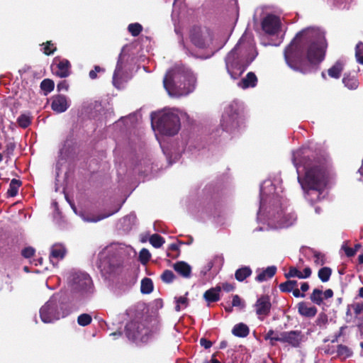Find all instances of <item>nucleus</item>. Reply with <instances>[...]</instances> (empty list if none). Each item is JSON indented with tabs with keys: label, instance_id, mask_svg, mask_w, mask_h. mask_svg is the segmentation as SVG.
I'll list each match as a JSON object with an SVG mask.
<instances>
[{
	"label": "nucleus",
	"instance_id": "nucleus-12",
	"mask_svg": "<svg viewBox=\"0 0 363 363\" xmlns=\"http://www.w3.org/2000/svg\"><path fill=\"white\" fill-rule=\"evenodd\" d=\"M91 284V279L88 274L75 273L72 277V288L75 291L86 290Z\"/></svg>",
	"mask_w": 363,
	"mask_h": 363
},
{
	"label": "nucleus",
	"instance_id": "nucleus-63",
	"mask_svg": "<svg viewBox=\"0 0 363 363\" xmlns=\"http://www.w3.org/2000/svg\"><path fill=\"white\" fill-rule=\"evenodd\" d=\"M217 354L218 353L213 354L210 362L208 363H220V361L216 358Z\"/></svg>",
	"mask_w": 363,
	"mask_h": 363
},
{
	"label": "nucleus",
	"instance_id": "nucleus-42",
	"mask_svg": "<svg viewBox=\"0 0 363 363\" xmlns=\"http://www.w3.org/2000/svg\"><path fill=\"white\" fill-rule=\"evenodd\" d=\"M150 257L151 255L149 250L145 248L142 249L139 253V259L143 264H147L149 262Z\"/></svg>",
	"mask_w": 363,
	"mask_h": 363
},
{
	"label": "nucleus",
	"instance_id": "nucleus-47",
	"mask_svg": "<svg viewBox=\"0 0 363 363\" xmlns=\"http://www.w3.org/2000/svg\"><path fill=\"white\" fill-rule=\"evenodd\" d=\"M180 304L184 305L185 307L187 306L188 299L185 296H179L177 298V305L175 306V310L177 311H179L181 310Z\"/></svg>",
	"mask_w": 363,
	"mask_h": 363
},
{
	"label": "nucleus",
	"instance_id": "nucleus-14",
	"mask_svg": "<svg viewBox=\"0 0 363 363\" xmlns=\"http://www.w3.org/2000/svg\"><path fill=\"white\" fill-rule=\"evenodd\" d=\"M124 67V55L123 52L118 55V61L116 63V69L113 74V84L115 87L119 89L122 81V77L123 74V70Z\"/></svg>",
	"mask_w": 363,
	"mask_h": 363
},
{
	"label": "nucleus",
	"instance_id": "nucleus-39",
	"mask_svg": "<svg viewBox=\"0 0 363 363\" xmlns=\"http://www.w3.org/2000/svg\"><path fill=\"white\" fill-rule=\"evenodd\" d=\"M175 278L176 277L173 272L169 269L164 270L163 273L161 274L162 281L166 284L172 283Z\"/></svg>",
	"mask_w": 363,
	"mask_h": 363
},
{
	"label": "nucleus",
	"instance_id": "nucleus-23",
	"mask_svg": "<svg viewBox=\"0 0 363 363\" xmlns=\"http://www.w3.org/2000/svg\"><path fill=\"white\" fill-rule=\"evenodd\" d=\"M277 272V267L275 266H270L262 270L255 277V280L258 282H263L269 279L272 278Z\"/></svg>",
	"mask_w": 363,
	"mask_h": 363
},
{
	"label": "nucleus",
	"instance_id": "nucleus-26",
	"mask_svg": "<svg viewBox=\"0 0 363 363\" xmlns=\"http://www.w3.org/2000/svg\"><path fill=\"white\" fill-rule=\"evenodd\" d=\"M252 272L250 267L245 266L238 269L235 272V278L238 281H243L252 274Z\"/></svg>",
	"mask_w": 363,
	"mask_h": 363
},
{
	"label": "nucleus",
	"instance_id": "nucleus-6",
	"mask_svg": "<svg viewBox=\"0 0 363 363\" xmlns=\"http://www.w3.org/2000/svg\"><path fill=\"white\" fill-rule=\"evenodd\" d=\"M155 127L162 135L173 136L178 133L181 128L179 116L172 111H164L160 114Z\"/></svg>",
	"mask_w": 363,
	"mask_h": 363
},
{
	"label": "nucleus",
	"instance_id": "nucleus-27",
	"mask_svg": "<svg viewBox=\"0 0 363 363\" xmlns=\"http://www.w3.org/2000/svg\"><path fill=\"white\" fill-rule=\"evenodd\" d=\"M22 185V182L21 180L16 179H12L9 188L7 191V196L9 197H14L18 194V189Z\"/></svg>",
	"mask_w": 363,
	"mask_h": 363
},
{
	"label": "nucleus",
	"instance_id": "nucleus-25",
	"mask_svg": "<svg viewBox=\"0 0 363 363\" xmlns=\"http://www.w3.org/2000/svg\"><path fill=\"white\" fill-rule=\"evenodd\" d=\"M343 68V62L337 60L330 69H328V74L332 78L338 79L341 76Z\"/></svg>",
	"mask_w": 363,
	"mask_h": 363
},
{
	"label": "nucleus",
	"instance_id": "nucleus-48",
	"mask_svg": "<svg viewBox=\"0 0 363 363\" xmlns=\"http://www.w3.org/2000/svg\"><path fill=\"white\" fill-rule=\"evenodd\" d=\"M355 57L357 62H359V59L363 57V43H359L355 47Z\"/></svg>",
	"mask_w": 363,
	"mask_h": 363
},
{
	"label": "nucleus",
	"instance_id": "nucleus-50",
	"mask_svg": "<svg viewBox=\"0 0 363 363\" xmlns=\"http://www.w3.org/2000/svg\"><path fill=\"white\" fill-rule=\"evenodd\" d=\"M280 338V334L276 335V333L273 330H269L267 333L265 335L264 339L265 340H270L271 341H276L279 342V340H277Z\"/></svg>",
	"mask_w": 363,
	"mask_h": 363
},
{
	"label": "nucleus",
	"instance_id": "nucleus-5",
	"mask_svg": "<svg viewBox=\"0 0 363 363\" xmlns=\"http://www.w3.org/2000/svg\"><path fill=\"white\" fill-rule=\"evenodd\" d=\"M195 81L191 73L182 67H174L165 74L163 85L169 95H182L191 91L190 86Z\"/></svg>",
	"mask_w": 363,
	"mask_h": 363
},
{
	"label": "nucleus",
	"instance_id": "nucleus-22",
	"mask_svg": "<svg viewBox=\"0 0 363 363\" xmlns=\"http://www.w3.org/2000/svg\"><path fill=\"white\" fill-rule=\"evenodd\" d=\"M221 291L220 286L217 285L215 287H212L203 294V298L208 303H214L220 300V292Z\"/></svg>",
	"mask_w": 363,
	"mask_h": 363
},
{
	"label": "nucleus",
	"instance_id": "nucleus-17",
	"mask_svg": "<svg viewBox=\"0 0 363 363\" xmlns=\"http://www.w3.org/2000/svg\"><path fill=\"white\" fill-rule=\"evenodd\" d=\"M67 253L65 247L61 244H55L50 249V259L55 264L60 259H62Z\"/></svg>",
	"mask_w": 363,
	"mask_h": 363
},
{
	"label": "nucleus",
	"instance_id": "nucleus-11",
	"mask_svg": "<svg viewBox=\"0 0 363 363\" xmlns=\"http://www.w3.org/2000/svg\"><path fill=\"white\" fill-rule=\"evenodd\" d=\"M280 19L275 15L268 14L262 21V30L269 35H275L280 28Z\"/></svg>",
	"mask_w": 363,
	"mask_h": 363
},
{
	"label": "nucleus",
	"instance_id": "nucleus-34",
	"mask_svg": "<svg viewBox=\"0 0 363 363\" xmlns=\"http://www.w3.org/2000/svg\"><path fill=\"white\" fill-rule=\"evenodd\" d=\"M274 219L277 221V223L284 226H289V225H291V222H288L286 220V216L284 212V210L281 207H280V209L277 211V215H274Z\"/></svg>",
	"mask_w": 363,
	"mask_h": 363
},
{
	"label": "nucleus",
	"instance_id": "nucleus-37",
	"mask_svg": "<svg viewBox=\"0 0 363 363\" xmlns=\"http://www.w3.org/2000/svg\"><path fill=\"white\" fill-rule=\"evenodd\" d=\"M17 123L19 127L26 128L31 123V117L28 114H21L17 119Z\"/></svg>",
	"mask_w": 363,
	"mask_h": 363
},
{
	"label": "nucleus",
	"instance_id": "nucleus-53",
	"mask_svg": "<svg viewBox=\"0 0 363 363\" xmlns=\"http://www.w3.org/2000/svg\"><path fill=\"white\" fill-rule=\"evenodd\" d=\"M221 290H224L226 292L233 291L235 289V286L233 284L225 282L220 286Z\"/></svg>",
	"mask_w": 363,
	"mask_h": 363
},
{
	"label": "nucleus",
	"instance_id": "nucleus-60",
	"mask_svg": "<svg viewBox=\"0 0 363 363\" xmlns=\"http://www.w3.org/2000/svg\"><path fill=\"white\" fill-rule=\"evenodd\" d=\"M309 284L308 282H303L301 285V290L304 294V292L307 291L309 289Z\"/></svg>",
	"mask_w": 363,
	"mask_h": 363
},
{
	"label": "nucleus",
	"instance_id": "nucleus-21",
	"mask_svg": "<svg viewBox=\"0 0 363 363\" xmlns=\"http://www.w3.org/2000/svg\"><path fill=\"white\" fill-rule=\"evenodd\" d=\"M174 269L182 277L189 278L191 273V266L184 261H179L174 264Z\"/></svg>",
	"mask_w": 363,
	"mask_h": 363
},
{
	"label": "nucleus",
	"instance_id": "nucleus-35",
	"mask_svg": "<svg viewBox=\"0 0 363 363\" xmlns=\"http://www.w3.org/2000/svg\"><path fill=\"white\" fill-rule=\"evenodd\" d=\"M150 243L155 248L160 247L164 243V239L159 234H153L150 237Z\"/></svg>",
	"mask_w": 363,
	"mask_h": 363
},
{
	"label": "nucleus",
	"instance_id": "nucleus-29",
	"mask_svg": "<svg viewBox=\"0 0 363 363\" xmlns=\"http://www.w3.org/2000/svg\"><path fill=\"white\" fill-rule=\"evenodd\" d=\"M298 286V282L296 280H287L281 283L279 286V290L284 293H290Z\"/></svg>",
	"mask_w": 363,
	"mask_h": 363
},
{
	"label": "nucleus",
	"instance_id": "nucleus-20",
	"mask_svg": "<svg viewBox=\"0 0 363 363\" xmlns=\"http://www.w3.org/2000/svg\"><path fill=\"white\" fill-rule=\"evenodd\" d=\"M257 77L255 75V74L252 72H250L247 74V75L242 78L239 82H238V86L241 87L242 89H247V88H253L257 86Z\"/></svg>",
	"mask_w": 363,
	"mask_h": 363
},
{
	"label": "nucleus",
	"instance_id": "nucleus-32",
	"mask_svg": "<svg viewBox=\"0 0 363 363\" xmlns=\"http://www.w3.org/2000/svg\"><path fill=\"white\" fill-rule=\"evenodd\" d=\"M310 300L312 303L320 306L323 302V291L319 289H314L310 295Z\"/></svg>",
	"mask_w": 363,
	"mask_h": 363
},
{
	"label": "nucleus",
	"instance_id": "nucleus-33",
	"mask_svg": "<svg viewBox=\"0 0 363 363\" xmlns=\"http://www.w3.org/2000/svg\"><path fill=\"white\" fill-rule=\"evenodd\" d=\"M40 86L45 95H47L54 89L55 83L50 79H45L41 82Z\"/></svg>",
	"mask_w": 363,
	"mask_h": 363
},
{
	"label": "nucleus",
	"instance_id": "nucleus-55",
	"mask_svg": "<svg viewBox=\"0 0 363 363\" xmlns=\"http://www.w3.org/2000/svg\"><path fill=\"white\" fill-rule=\"evenodd\" d=\"M200 345L205 349H209L212 346L213 343L211 341L202 337L200 339Z\"/></svg>",
	"mask_w": 363,
	"mask_h": 363
},
{
	"label": "nucleus",
	"instance_id": "nucleus-46",
	"mask_svg": "<svg viewBox=\"0 0 363 363\" xmlns=\"http://www.w3.org/2000/svg\"><path fill=\"white\" fill-rule=\"evenodd\" d=\"M314 262L317 265H323L325 264V256L319 252H314Z\"/></svg>",
	"mask_w": 363,
	"mask_h": 363
},
{
	"label": "nucleus",
	"instance_id": "nucleus-2",
	"mask_svg": "<svg viewBox=\"0 0 363 363\" xmlns=\"http://www.w3.org/2000/svg\"><path fill=\"white\" fill-rule=\"evenodd\" d=\"M293 162L297 169L303 167L306 171L301 184L306 191L307 200L311 203L318 201L328 179L327 160L322 157H315L311 148L301 147L294 152Z\"/></svg>",
	"mask_w": 363,
	"mask_h": 363
},
{
	"label": "nucleus",
	"instance_id": "nucleus-57",
	"mask_svg": "<svg viewBox=\"0 0 363 363\" xmlns=\"http://www.w3.org/2000/svg\"><path fill=\"white\" fill-rule=\"evenodd\" d=\"M354 312L356 315L363 313V303L356 304L354 307Z\"/></svg>",
	"mask_w": 363,
	"mask_h": 363
},
{
	"label": "nucleus",
	"instance_id": "nucleus-15",
	"mask_svg": "<svg viewBox=\"0 0 363 363\" xmlns=\"http://www.w3.org/2000/svg\"><path fill=\"white\" fill-rule=\"evenodd\" d=\"M298 313L303 317L312 318L315 317L318 313V309L314 306L305 301H301L297 304Z\"/></svg>",
	"mask_w": 363,
	"mask_h": 363
},
{
	"label": "nucleus",
	"instance_id": "nucleus-36",
	"mask_svg": "<svg viewBox=\"0 0 363 363\" xmlns=\"http://www.w3.org/2000/svg\"><path fill=\"white\" fill-rule=\"evenodd\" d=\"M332 270L330 267H325L319 269L318 273V278L323 282H327L331 276Z\"/></svg>",
	"mask_w": 363,
	"mask_h": 363
},
{
	"label": "nucleus",
	"instance_id": "nucleus-64",
	"mask_svg": "<svg viewBox=\"0 0 363 363\" xmlns=\"http://www.w3.org/2000/svg\"><path fill=\"white\" fill-rule=\"evenodd\" d=\"M228 346V342L225 340L221 341L220 342L219 348L220 349H224Z\"/></svg>",
	"mask_w": 363,
	"mask_h": 363
},
{
	"label": "nucleus",
	"instance_id": "nucleus-31",
	"mask_svg": "<svg viewBox=\"0 0 363 363\" xmlns=\"http://www.w3.org/2000/svg\"><path fill=\"white\" fill-rule=\"evenodd\" d=\"M153 291V283L151 279L145 277L142 279L140 291L143 294H150Z\"/></svg>",
	"mask_w": 363,
	"mask_h": 363
},
{
	"label": "nucleus",
	"instance_id": "nucleus-18",
	"mask_svg": "<svg viewBox=\"0 0 363 363\" xmlns=\"http://www.w3.org/2000/svg\"><path fill=\"white\" fill-rule=\"evenodd\" d=\"M312 270L309 267H306L303 272H301L296 267H290L288 272L285 273L284 276L286 279L292 277H298V279H307L311 277Z\"/></svg>",
	"mask_w": 363,
	"mask_h": 363
},
{
	"label": "nucleus",
	"instance_id": "nucleus-43",
	"mask_svg": "<svg viewBox=\"0 0 363 363\" xmlns=\"http://www.w3.org/2000/svg\"><path fill=\"white\" fill-rule=\"evenodd\" d=\"M118 210L113 211V212H111V213H107V214H104V215H101V216H91V217H86L84 218V220L86 221H88V222H94V223H96L97 221H99L104 218H106L111 215H113L114 213L117 212Z\"/></svg>",
	"mask_w": 363,
	"mask_h": 363
},
{
	"label": "nucleus",
	"instance_id": "nucleus-3",
	"mask_svg": "<svg viewBox=\"0 0 363 363\" xmlns=\"http://www.w3.org/2000/svg\"><path fill=\"white\" fill-rule=\"evenodd\" d=\"M257 55L252 40L241 38L225 57V66L231 78L236 79L242 75Z\"/></svg>",
	"mask_w": 363,
	"mask_h": 363
},
{
	"label": "nucleus",
	"instance_id": "nucleus-8",
	"mask_svg": "<svg viewBox=\"0 0 363 363\" xmlns=\"http://www.w3.org/2000/svg\"><path fill=\"white\" fill-rule=\"evenodd\" d=\"M62 303L55 296H52L40 309L41 320L50 323L60 318Z\"/></svg>",
	"mask_w": 363,
	"mask_h": 363
},
{
	"label": "nucleus",
	"instance_id": "nucleus-7",
	"mask_svg": "<svg viewBox=\"0 0 363 363\" xmlns=\"http://www.w3.org/2000/svg\"><path fill=\"white\" fill-rule=\"evenodd\" d=\"M191 43L199 49H207L213 43V33L207 27L199 26H193L189 31Z\"/></svg>",
	"mask_w": 363,
	"mask_h": 363
},
{
	"label": "nucleus",
	"instance_id": "nucleus-9",
	"mask_svg": "<svg viewBox=\"0 0 363 363\" xmlns=\"http://www.w3.org/2000/svg\"><path fill=\"white\" fill-rule=\"evenodd\" d=\"M239 108L236 103L230 104L223 113L220 122L223 129L231 132L239 126Z\"/></svg>",
	"mask_w": 363,
	"mask_h": 363
},
{
	"label": "nucleus",
	"instance_id": "nucleus-24",
	"mask_svg": "<svg viewBox=\"0 0 363 363\" xmlns=\"http://www.w3.org/2000/svg\"><path fill=\"white\" fill-rule=\"evenodd\" d=\"M232 333L238 337H245L249 335L250 329L246 324L240 323L234 325Z\"/></svg>",
	"mask_w": 363,
	"mask_h": 363
},
{
	"label": "nucleus",
	"instance_id": "nucleus-10",
	"mask_svg": "<svg viewBox=\"0 0 363 363\" xmlns=\"http://www.w3.org/2000/svg\"><path fill=\"white\" fill-rule=\"evenodd\" d=\"M304 339V335L301 330H291L280 333V338L277 339L281 343H286L292 347H299Z\"/></svg>",
	"mask_w": 363,
	"mask_h": 363
},
{
	"label": "nucleus",
	"instance_id": "nucleus-38",
	"mask_svg": "<svg viewBox=\"0 0 363 363\" xmlns=\"http://www.w3.org/2000/svg\"><path fill=\"white\" fill-rule=\"evenodd\" d=\"M128 32L133 36H138L143 30V26L138 23H130L128 26Z\"/></svg>",
	"mask_w": 363,
	"mask_h": 363
},
{
	"label": "nucleus",
	"instance_id": "nucleus-13",
	"mask_svg": "<svg viewBox=\"0 0 363 363\" xmlns=\"http://www.w3.org/2000/svg\"><path fill=\"white\" fill-rule=\"evenodd\" d=\"M257 315L264 317L268 316L272 308L270 297L268 295H262L255 304Z\"/></svg>",
	"mask_w": 363,
	"mask_h": 363
},
{
	"label": "nucleus",
	"instance_id": "nucleus-40",
	"mask_svg": "<svg viewBox=\"0 0 363 363\" xmlns=\"http://www.w3.org/2000/svg\"><path fill=\"white\" fill-rule=\"evenodd\" d=\"M92 321L91 316L88 313H82L77 318V323L81 326H86Z\"/></svg>",
	"mask_w": 363,
	"mask_h": 363
},
{
	"label": "nucleus",
	"instance_id": "nucleus-51",
	"mask_svg": "<svg viewBox=\"0 0 363 363\" xmlns=\"http://www.w3.org/2000/svg\"><path fill=\"white\" fill-rule=\"evenodd\" d=\"M232 306L233 307V306H235V307L241 306L242 308H243L245 306V305L242 302L240 297L237 294H235L233 296Z\"/></svg>",
	"mask_w": 363,
	"mask_h": 363
},
{
	"label": "nucleus",
	"instance_id": "nucleus-54",
	"mask_svg": "<svg viewBox=\"0 0 363 363\" xmlns=\"http://www.w3.org/2000/svg\"><path fill=\"white\" fill-rule=\"evenodd\" d=\"M342 249L344 250L345 255L348 257H352L355 255V250H353V247L342 246Z\"/></svg>",
	"mask_w": 363,
	"mask_h": 363
},
{
	"label": "nucleus",
	"instance_id": "nucleus-62",
	"mask_svg": "<svg viewBox=\"0 0 363 363\" xmlns=\"http://www.w3.org/2000/svg\"><path fill=\"white\" fill-rule=\"evenodd\" d=\"M168 250H172V251H179V245L177 244L172 243L169 246Z\"/></svg>",
	"mask_w": 363,
	"mask_h": 363
},
{
	"label": "nucleus",
	"instance_id": "nucleus-4",
	"mask_svg": "<svg viewBox=\"0 0 363 363\" xmlns=\"http://www.w3.org/2000/svg\"><path fill=\"white\" fill-rule=\"evenodd\" d=\"M158 330V325L147 317L135 318L126 323L124 328L125 337L135 344L147 343Z\"/></svg>",
	"mask_w": 363,
	"mask_h": 363
},
{
	"label": "nucleus",
	"instance_id": "nucleus-59",
	"mask_svg": "<svg viewBox=\"0 0 363 363\" xmlns=\"http://www.w3.org/2000/svg\"><path fill=\"white\" fill-rule=\"evenodd\" d=\"M291 292L293 293L294 296H295L296 298L305 297V294L303 293H301L300 290L297 287L292 290Z\"/></svg>",
	"mask_w": 363,
	"mask_h": 363
},
{
	"label": "nucleus",
	"instance_id": "nucleus-41",
	"mask_svg": "<svg viewBox=\"0 0 363 363\" xmlns=\"http://www.w3.org/2000/svg\"><path fill=\"white\" fill-rule=\"evenodd\" d=\"M44 46L43 48V53L46 55H50L55 52L57 50L55 45L52 43V41H47L45 43H43Z\"/></svg>",
	"mask_w": 363,
	"mask_h": 363
},
{
	"label": "nucleus",
	"instance_id": "nucleus-56",
	"mask_svg": "<svg viewBox=\"0 0 363 363\" xmlns=\"http://www.w3.org/2000/svg\"><path fill=\"white\" fill-rule=\"evenodd\" d=\"M68 87H69L68 84H67V81H65V80H63V81L59 82L57 85V89L59 91H62V90L67 91L68 89Z\"/></svg>",
	"mask_w": 363,
	"mask_h": 363
},
{
	"label": "nucleus",
	"instance_id": "nucleus-30",
	"mask_svg": "<svg viewBox=\"0 0 363 363\" xmlns=\"http://www.w3.org/2000/svg\"><path fill=\"white\" fill-rule=\"evenodd\" d=\"M337 354L341 359L345 360L352 356V352L347 346L340 344L337 347Z\"/></svg>",
	"mask_w": 363,
	"mask_h": 363
},
{
	"label": "nucleus",
	"instance_id": "nucleus-16",
	"mask_svg": "<svg viewBox=\"0 0 363 363\" xmlns=\"http://www.w3.org/2000/svg\"><path fill=\"white\" fill-rule=\"evenodd\" d=\"M51 107L57 113L65 112L69 108L66 96L61 94L53 96Z\"/></svg>",
	"mask_w": 363,
	"mask_h": 363
},
{
	"label": "nucleus",
	"instance_id": "nucleus-61",
	"mask_svg": "<svg viewBox=\"0 0 363 363\" xmlns=\"http://www.w3.org/2000/svg\"><path fill=\"white\" fill-rule=\"evenodd\" d=\"M111 336H113L114 339H117L123 335V332L121 330H117L110 334Z\"/></svg>",
	"mask_w": 363,
	"mask_h": 363
},
{
	"label": "nucleus",
	"instance_id": "nucleus-49",
	"mask_svg": "<svg viewBox=\"0 0 363 363\" xmlns=\"http://www.w3.org/2000/svg\"><path fill=\"white\" fill-rule=\"evenodd\" d=\"M328 323V316L324 313H320L318 315V317L315 320V323L317 325L321 326L323 325H325Z\"/></svg>",
	"mask_w": 363,
	"mask_h": 363
},
{
	"label": "nucleus",
	"instance_id": "nucleus-58",
	"mask_svg": "<svg viewBox=\"0 0 363 363\" xmlns=\"http://www.w3.org/2000/svg\"><path fill=\"white\" fill-rule=\"evenodd\" d=\"M333 296V291L330 289H326L324 292H323V299H328L332 298Z\"/></svg>",
	"mask_w": 363,
	"mask_h": 363
},
{
	"label": "nucleus",
	"instance_id": "nucleus-45",
	"mask_svg": "<svg viewBox=\"0 0 363 363\" xmlns=\"http://www.w3.org/2000/svg\"><path fill=\"white\" fill-rule=\"evenodd\" d=\"M35 250L32 247H27L22 250L21 255L25 258H30L35 255Z\"/></svg>",
	"mask_w": 363,
	"mask_h": 363
},
{
	"label": "nucleus",
	"instance_id": "nucleus-44",
	"mask_svg": "<svg viewBox=\"0 0 363 363\" xmlns=\"http://www.w3.org/2000/svg\"><path fill=\"white\" fill-rule=\"evenodd\" d=\"M16 148V145L14 143H9L6 145L5 150L4 151V154L8 159H10L11 156L13 154V152Z\"/></svg>",
	"mask_w": 363,
	"mask_h": 363
},
{
	"label": "nucleus",
	"instance_id": "nucleus-52",
	"mask_svg": "<svg viewBox=\"0 0 363 363\" xmlns=\"http://www.w3.org/2000/svg\"><path fill=\"white\" fill-rule=\"evenodd\" d=\"M104 69L98 65L94 66V69L91 70L89 73V76L91 79L97 78V72H103Z\"/></svg>",
	"mask_w": 363,
	"mask_h": 363
},
{
	"label": "nucleus",
	"instance_id": "nucleus-19",
	"mask_svg": "<svg viewBox=\"0 0 363 363\" xmlns=\"http://www.w3.org/2000/svg\"><path fill=\"white\" fill-rule=\"evenodd\" d=\"M56 68L55 74L61 78H65L70 74L71 64L68 60L63 59L56 65Z\"/></svg>",
	"mask_w": 363,
	"mask_h": 363
},
{
	"label": "nucleus",
	"instance_id": "nucleus-28",
	"mask_svg": "<svg viewBox=\"0 0 363 363\" xmlns=\"http://www.w3.org/2000/svg\"><path fill=\"white\" fill-rule=\"evenodd\" d=\"M342 83L350 89H355L359 85L357 79L350 74H345L342 79Z\"/></svg>",
	"mask_w": 363,
	"mask_h": 363
},
{
	"label": "nucleus",
	"instance_id": "nucleus-1",
	"mask_svg": "<svg viewBox=\"0 0 363 363\" xmlns=\"http://www.w3.org/2000/svg\"><path fill=\"white\" fill-rule=\"evenodd\" d=\"M327 46L324 32L308 27L297 33L284 48V60L291 69L306 74L310 72V64L324 60Z\"/></svg>",
	"mask_w": 363,
	"mask_h": 363
}]
</instances>
